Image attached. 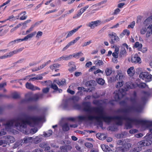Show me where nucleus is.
I'll return each instance as SVG.
<instances>
[{
	"label": "nucleus",
	"mask_w": 152,
	"mask_h": 152,
	"mask_svg": "<svg viewBox=\"0 0 152 152\" xmlns=\"http://www.w3.org/2000/svg\"><path fill=\"white\" fill-rule=\"evenodd\" d=\"M94 63L97 66H100L103 64V62L101 60H96L95 61Z\"/></svg>",
	"instance_id": "35"
},
{
	"label": "nucleus",
	"mask_w": 152,
	"mask_h": 152,
	"mask_svg": "<svg viewBox=\"0 0 152 152\" xmlns=\"http://www.w3.org/2000/svg\"><path fill=\"white\" fill-rule=\"evenodd\" d=\"M52 133V131L51 130H48L47 133L44 132V135L45 137H48L51 135Z\"/></svg>",
	"instance_id": "40"
},
{
	"label": "nucleus",
	"mask_w": 152,
	"mask_h": 152,
	"mask_svg": "<svg viewBox=\"0 0 152 152\" xmlns=\"http://www.w3.org/2000/svg\"><path fill=\"white\" fill-rule=\"evenodd\" d=\"M101 147L103 151L105 152H113V151L107 145L104 144L101 145Z\"/></svg>",
	"instance_id": "16"
},
{
	"label": "nucleus",
	"mask_w": 152,
	"mask_h": 152,
	"mask_svg": "<svg viewBox=\"0 0 152 152\" xmlns=\"http://www.w3.org/2000/svg\"><path fill=\"white\" fill-rule=\"evenodd\" d=\"M97 83L101 85H103L104 83V80L101 78H99L96 80Z\"/></svg>",
	"instance_id": "41"
},
{
	"label": "nucleus",
	"mask_w": 152,
	"mask_h": 152,
	"mask_svg": "<svg viewBox=\"0 0 152 152\" xmlns=\"http://www.w3.org/2000/svg\"><path fill=\"white\" fill-rule=\"evenodd\" d=\"M82 26L81 25L78 26L77 28H74L72 30L67 32V34L66 37V38H68L71 36L73 34L75 33L78 29Z\"/></svg>",
	"instance_id": "15"
},
{
	"label": "nucleus",
	"mask_w": 152,
	"mask_h": 152,
	"mask_svg": "<svg viewBox=\"0 0 152 152\" xmlns=\"http://www.w3.org/2000/svg\"><path fill=\"white\" fill-rule=\"evenodd\" d=\"M126 52L125 48H122L119 52V56L120 57H122L126 56Z\"/></svg>",
	"instance_id": "20"
},
{
	"label": "nucleus",
	"mask_w": 152,
	"mask_h": 152,
	"mask_svg": "<svg viewBox=\"0 0 152 152\" xmlns=\"http://www.w3.org/2000/svg\"><path fill=\"white\" fill-rule=\"evenodd\" d=\"M56 80H55L53 82V83L52 84L51 88L55 90H58L59 93H61L62 91V90L61 89H59L57 86L55 84L56 83Z\"/></svg>",
	"instance_id": "21"
},
{
	"label": "nucleus",
	"mask_w": 152,
	"mask_h": 152,
	"mask_svg": "<svg viewBox=\"0 0 152 152\" xmlns=\"http://www.w3.org/2000/svg\"><path fill=\"white\" fill-rule=\"evenodd\" d=\"M34 28V26H32L31 25V26L26 31V34H28L32 31L33 30Z\"/></svg>",
	"instance_id": "51"
},
{
	"label": "nucleus",
	"mask_w": 152,
	"mask_h": 152,
	"mask_svg": "<svg viewBox=\"0 0 152 152\" xmlns=\"http://www.w3.org/2000/svg\"><path fill=\"white\" fill-rule=\"evenodd\" d=\"M72 58L71 55L64 56L59 57L56 60V61H60L62 60H68Z\"/></svg>",
	"instance_id": "17"
},
{
	"label": "nucleus",
	"mask_w": 152,
	"mask_h": 152,
	"mask_svg": "<svg viewBox=\"0 0 152 152\" xmlns=\"http://www.w3.org/2000/svg\"><path fill=\"white\" fill-rule=\"evenodd\" d=\"M89 7L88 5H87L80 9L77 13L73 16V18H79L82 14L84 12L86 9Z\"/></svg>",
	"instance_id": "12"
},
{
	"label": "nucleus",
	"mask_w": 152,
	"mask_h": 152,
	"mask_svg": "<svg viewBox=\"0 0 152 152\" xmlns=\"http://www.w3.org/2000/svg\"><path fill=\"white\" fill-rule=\"evenodd\" d=\"M117 74L114 79L115 81L116 80H122L125 77V75L124 73L120 70H118L117 72Z\"/></svg>",
	"instance_id": "9"
},
{
	"label": "nucleus",
	"mask_w": 152,
	"mask_h": 152,
	"mask_svg": "<svg viewBox=\"0 0 152 152\" xmlns=\"http://www.w3.org/2000/svg\"><path fill=\"white\" fill-rule=\"evenodd\" d=\"M23 49H24L23 48H20L19 49H18L14 50L13 51H11V53L12 54V55L13 54H16L19 52L21 51H22L23 50Z\"/></svg>",
	"instance_id": "37"
},
{
	"label": "nucleus",
	"mask_w": 152,
	"mask_h": 152,
	"mask_svg": "<svg viewBox=\"0 0 152 152\" xmlns=\"http://www.w3.org/2000/svg\"><path fill=\"white\" fill-rule=\"evenodd\" d=\"M141 150L139 147L138 146H137V147H135L132 148L131 150V152H138L140 151Z\"/></svg>",
	"instance_id": "45"
},
{
	"label": "nucleus",
	"mask_w": 152,
	"mask_h": 152,
	"mask_svg": "<svg viewBox=\"0 0 152 152\" xmlns=\"http://www.w3.org/2000/svg\"><path fill=\"white\" fill-rule=\"evenodd\" d=\"M26 86L27 88L31 89V90H33L34 87V86L33 85L28 83H27L26 84Z\"/></svg>",
	"instance_id": "43"
},
{
	"label": "nucleus",
	"mask_w": 152,
	"mask_h": 152,
	"mask_svg": "<svg viewBox=\"0 0 152 152\" xmlns=\"http://www.w3.org/2000/svg\"><path fill=\"white\" fill-rule=\"evenodd\" d=\"M131 61L132 62L140 64L141 62V59L137 55H135L131 58Z\"/></svg>",
	"instance_id": "13"
},
{
	"label": "nucleus",
	"mask_w": 152,
	"mask_h": 152,
	"mask_svg": "<svg viewBox=\"0 0 152 152\" xmlns=\"http://www.w3.org/2000/svg\"><path fill=\"white\" fill-rule=\"evenodd\" d=\"M56 83L59 86H62L65 84V80L64 79L62 80L61 81L56 80Z\"/></svg>",
	"instance_id": "32"
},
{
	"label": "nucleus",
	"mask_w": 152,
	"mask_h": 152,
	"mask_svg": "<svg viewBox=\"0 0 152 152\" xmlns=\"http://www.w3.org/2000/svg\"><path fill=\"white\" fill-rule=\"evenodd\" d=\"M43 95L42 94H36L34 96V99L37 100L41 98L42 97Z\"/></svg>",
	"instance_id": "42"
},
{
	"label": "nucleus",
	"mask_w": 152,
	"mask_h": 152,
	"mask_svg": "<svg viewBox=\"0 0 152 152\" xmlns=\"http://www.w3.org/2000/svg\"><path fill=\"white\" fill-rule=\"evenodd\" d=\"M85 110L88 111L89 113L86 115L79 116L78 118L80 120H94L98 122H101L102 120L107 122L111 121V118L106 116L102 108L94 107L90 109L88 107Z\"/></svg>",
	"instance_id": "1"
},
{
	"label": "nucleus",
	"mask_w": 152,
	"mask_h": 152,
	"mask_svg": "<svg viewBox=\"0 0 152 152\" xmlns=\"http://www.w3.org/2000/svg\"><path fill=\"white\" fill-rule=\"evenodd\" d=\"M123 120H125L126 121V126L128 128L132 127V125L135 123V120L132 119L128 117L122 118L117 117L115 118L116 124L118 125H121L122 124Z\"/></svg>",
	"instance_id": "4"
},
{
	"label": "nucleus",
	"mask_w": 152,
	"mask_h": 152,
	"mask_svg": "<svg viewBox=\"0 0 152 152\" xmlns=\"http://www.w3.org/2000/svg\"><path fill=\"white\" fill-rule=\"evenodd\" d=\"M36 33V31L31 32L29 34H28L23 38L24 41H27L28 40H30L35 35Z\"/></svg>",
	"instance_id": "14"
},
{
	"label": "nucleus",
	"mask_w": 152,
	"mask_h": 152,
	"mask_svg": "<svg viewBox=\"0 0 152 152\" xmlns=\"http://www.w3.org/2000/svg\"><path fill=\"white\" fill-rule=\"evenodd\" d=\"M41 121V119L37 117L31 118L26 120H24L22 119H19L13 122L12 121L8 122L7 123L6 126V129H9L12 126H13L14 124L17 127H19V129L20 130L22 128H25L26 127V124H28L31 126H33L36 124L39 121Z\"/></svg>",
	"instance_id": "2"
},
{
	"label": "nucleus",
	"mask_w": 152,
	"mask_h": 152,
	"mask_svg": "<svg viewBox=\"0 0 152 152\" xmlns=\"http://www.w3.org/2000/svg\"><path fill=\"white\" fill-rule=\"evenodd\" d=\"M42 76L39 75L37 76L36 77L30 78L29 80V81H33L36 80H41L42 79Z\"/></svg>",
	"instance_id": "28"
},
{
	"label": "nucleus",
	"mask_w": 152,
	"mask_h": 152,
	"mask_svg": "<svg viewBox=\"0 0 152 152\" xmlns=\"http://www.w3.org/2000/svg\"><path fill=\"white\" fill-rule=\"evenodd\" d=\"M83 55V54L81 52H80L78 53H75L71 55L72 56V57H74L76 58H78L79 56H82Z\"/></svg>",
	"instance_id": "29"
},
{
	"label": "nucleus",
	"mask_w": 152,
	"mask_h": 152,
	"mask_svg": "<svg viewBox=\"0 0 152 152\" xmlns=\"http://www.w3.org/2000/svg\"><path fill=\"white\" fill-rule=\"evenodd\" d=\"M85 145L88 148H91L93 147V145L89 142H86L85 143Z\"/></svg>",
	"instance_id": "58"
},
{
	"label": "nucleus",
	"mask_w": 152,
	"mask_h": 152,
	"mask_svg": "<svg viewBox=\"0 0 152 152\" xmlns=\"http://www.w3.org/2000/svg\"><path fill=\"white\" fill-rule=\"evenodd\" d=\"M12 56L11 52H9L6 54L0 56V59H3L7 58L10 57Z\"/></svg>",
	"instance_id": "26"
},
{
	"label": "nucleus",
	"mask_w": 152,
	"mask_h": 152,
	"mask_svg": "<svg viewBox=\"0 0 152 152\" xmlns=\"http://www.w3.org/2000/svg\"><path fill=\"white\" fill-rule=\"evenodd\" d=\"M23 41H24L23 40V38L22 39H18L10 42L9 43V45H12L16 43H18Z\"/></svg>",
	"instance_id": "27"
},
{
	"label": "nucleus",
	"mask_w": 152,
	"mask_h": 152,
	"mask_svg": "<svg viewBox=\"0 0 152 152\" xmlns=\"http://www.w3.org/2000/svg\"><path fill=\"white\" fill-rule=\"evenodd\" d=\"M33 137H28L24 138L23 139L24 143H27L30 142H33V140L32 139Z\"/></svg>",
	"instance_id": "31"
},
{
	"label": "nucleus",
	"mask_w": 152,
	"mask_h": 152,
	"mask_svg": "<svg viewBox=\"0 0 152 152\" xmlns=\"http://www.w3.org/2000/svg\"><path fill=\"white\" fill-rule=\"evenodd\" d=\"M81 72H76L75 73V75L77 77H78L82 75Z\"/></svg>",
	"instance_id": "62"
},
{
	"label": "nucleus",
	"mask_w": 152,
	"mask_h": 152,
	"mask_svg": "<svg viewBox=\"0 0 152 152\" xmlns=\"http://www.w3.org/2000/svg\"><path fill=\"white\" fill-rule=\"evenodd\" d=\"M123 81L122 80L121 82H118L115 86V87L117 88H120L123 86Z\"/></svg>",
	"instance_id": "46"
},
{
	"label": "nucleus",
	"mask_w": 152,
	"mask_h": 152,
	"mask_svg": "<svg viewBox=\"0 0 152 152\" xmlns=\"http://www.w3.org/2000/svg\"><path fill=\"white\" fill-rule=\"evenodd\" d=\"M101 24V21L99 20L92 21L88 23V26L90 27L91 29H93L95 27L100 25Z\"/></svg>",
	"instance_id": "11"
},
{
	"label": "nucleus",
	"mask_w": 152,
	"mask_h": 152,
	"mask_svg": "<svg viewBox=\"0 0 152 152\" xmlns=\"http://www.w3.org/2000/svg\"><path fill=\"white\" fill-rule=\"evenodd\" d=\"M60 152H67V150L64 146L61 147L60 151Z\"/></svg>",
	"instance_id": "57"
},
{
	"label": "nucleus",
	"mask_w": 152,
	"mask_h": 152,
	"mask_svg": "<svg viewBox=\"0 0 152 152\" xmlns=\"http://www.w3.org/2000/svg\"><path fill=\"white\" fill-rule=\"evenodd\" d=\"M135 25V22L134 21H132L130 25H128V28H133L134 26Z\"/></svg>",
	"instance_id": "55"
},
{
	"label": "nucleus",
	"mask_w": 152,
	"mask_h": 152,
	"mask_svg": "<svg viewBox=\"0 0 152 152\" xmlns=\"http://www.w3.org/2000/svg\"><path fill=\"white\" fill-rule=\"evenodd\" d=\"M37 131V128H34L32 129L30 131V133L32 134H34Z\"/></svg>",
	"instance_id": "61"
},
{
	"label": "nucleus",
	"mask_w": 152,
	"mask_h": 152,
	"mask_svg": "<svg viewBox=\"0 0 152 152\" xmlns=\"http://www.w3.org/2000/svg\"><path fill=\"white\" fill-rule=\"evenodd\" d=\"M49 90V88H43L42 89V92L44 93H47L48 92Z\"/></svg>",
	"instance_id": "60"
},
{
	"label": "nucleus",
	"mask_w": 152,
	"mask_h": 152,
	"mask_svg": "<svg viewBox=\"0 0 152 152\" xmlns=\"http://www.w3.org/2000/svg\"><path fill=\"white\" fill-rule=\"evenodd\" d=\"M151 20L150 17L147 18L144 22V24L145 26H147L151 23Z\"/></svg>",
	"instance_id": "44"
},
{
	"label": "nucleus",
	"mask_w": 152,
	"mask_h": 152,
	"mask_svg": "<svg viewBox=\"0 0 152 152\" xmlns=\"http://www.w3.org/2000/svg\"><path fill=\"white\" fill-rule=\"evenodd\" d=\"M31 21V20L29 19L25 21L23 23H21V26H22V29H24L27 28V24L30 23Z\"/></svg>",
	"instance_id": "24"
},
{
	"label": "nucleus",
	"mask_w": 152,
	"mask_h": 152,
	"mask_svg": "<svg viewBox=\"0 0 152 152\" xmlns=\"http://www.w3.org/2000/svg\"><path fill=\"white\" fill-rule=\"evenodd\" d=\"M152 34V32L151 31H150L148 30L147 31L145 36L146 37H149L150 36L151 34Z\"/></svg>",
	"instance_id": "54"
},
{
	"label": "nucleus",
	"mask_w": 152,
	"mask_h": 152,
	"mask_svg": "<svg viewBox=\"0 0 152 152\" xmlns=\"http://www.w3.org/2000/svg\"><path fill=\"white\" fill-rule=\"evenodd\" d=\"M60 65L58 64H53L52 65H51L50 66V69L52 70H53L54 69H56L57 68H58L60 66Z\"/></svg>",
	"instance_id": "33"
},
{
	"label": "nucleus",
	"mask_w": 152,
	"mask_h": 152,
	"mask_svg": "<svg viewBox=\"0 0 152 152\" xmlns=\"http://www.w3.org/2000/svg\"><path fill=\"white\" fill-rule=\"evenodd\" d=\"M127 72L129 76H133L135 73L134 67H131L129 68L127 71Z\"/></svg>",
	"instance_id": "19"
},
{
	"label": "nucleus",
	"mask_w": 152,
	"mask_h": 152,
	"mask_svg": "<svg viewBox=\"0 0 152 152\" xmlns=\"http://www.w3.org/2000/svg\"><path fill=\"white\" fill-rule=\"evenodd\" d=\"M33 141L34 142V143H37L40 141V139L38 137H36L35 138H33L32 139Z\"/></svg>",
	"instance_id": "48"
},
{
	"label": "nucleus",
	"mask_w": 152,
	"mask_h": 152,
	"mask_svg": "<svg viewBox=\"0 0 152 152\" xmlns=\"http://www.w3.org/2000/svg\"><path fill=\"white\" fill-rule=\"evenodd\" d=\"M146 140H145L144 141L145 142V144H146V146H149L151 145L152 143V142L151 140L147 138H146Z\"/></svg>",
	"instance_id": "38"
},
{
	"label": "nucleus",
	"mask_w": 152,
	"mask_h": 152,
	"mask_svg": "<svg viewBox=\"0 0 152 152\" xmlns=\"http://www.w3.org/2000/svg\"><path fill=\"white\" fill-rule=\"evenodd\" d=\"M135 87V85L132 83L129 82L126 83L125 86V89L122 88L118 91H116L113 94L115 100L117 101L122 98L125 95L126 91L129 89L133 88Z\"/></svg>",
	"instance_id": "3"
},
{
	"label": "nucleus",
	"mask_w": 152,
	"mask_h": 152,
	"mask_svg": "<svg viewBox=\"0 0 152 152\" xmlns=\"http://www.w3.org/2000/svg\"><path fill=\"white\" fill-rule=\"evenodd\" d=\"M108 36L110 38H114V39H112L110 41V42L111 44H114L115 41L117 42L119 40V37L117 36L116 33L112 32L108 34Z\"/></svg>",
	"instance_id": "7"
},
{
	"label": "nucleus",
	"mask_w": 152,
	"mask_h": 152,
	"mask_svg": "<svg viewBox=\"0 0 152 152\" xmlns=\"http://www.w3.org/2000/svg\"><path fill=\"white\" fill-rule=\"evenodd\" d=\"M141 127L142 130L152 126V121L148 120H143L141 121Z\"/></svg>",
	"instance_id": "8"
},
{
	"label": "nucleus",
	"mask_w": 152,
	"mask_h": 152,
	"mask_svg": "<svg viewBox=\"0 0 152 152\" xmlns=\"http://www.w3.org/2000/svg\"><path fill=\"white\" fill-rule=\"evenodd\" d=\"M113 47L115 48L114 52L118 54L119 46L115 45V46H113Z\"/></svg>",
	"instance_id": "53"
},
{
	"label": "nucleus",
	"mask_w": 152,
	"mask_h": 152,
	"mask_svg": "<svg viewBox=\"0 0 152 152\" xmlns=\"http://www.w3.org/2000/svg\"><path fill=\"white\" fill-rule=\"evenodd\" d=\"M147 29L146 27H142L140 30V33L142 34H145Z\"/></svg>",
	"instance_id": "52"
},
{
	"label": "nucleus",
	"mask_w": 152,
	"mask_h": 152,
	"mask_svg": "<svg viewBox=\"0 0 152 152\" xmlns=\"http://www.w3.org/2000/svg\"><path fill=\"white\" fill-rule=\"evenodd\" d=\"M146 86V84L144 83H140L139 86L140 87L142 88H145Z\"/></svg>",
	"instance_id": "59"
},
{
	"label": "nucleus",
	"mask_w": 152,
	"mask_h": 152,
	"mask_svg": "<svg viewBox=\"0 0 152 152\" xmlns=\"http://www.w3.org/2000/svg\"><path fill=\"white\" fill-rule=\"evenodd\" d=\"M106 75L107 76L110 75L112 73V69L111 68H107L105 70Z\"/></svg>",
	"instance_id": "39"
},
{
	"label": "nucleus",
	"mask_w": 152,
	"mask_h": 152,
	"mask_svg": "<svg viewBox=\"0 0 152 152\" xmlns=\"http://www.w3.org/2000/svg\"><path fill=\"white\" fill-rule=\"evenodd\" d=\"M96 136L100 140H102V139H104L105 138L104 135L103 134H96Z\"/></svg>",
	"instance_id": "50"
},
{
	"label": "nucleus",
	"mask_w": 152,
	"mask_h": 152,
	"mask_svg": "<svg viewBox=\"0 0 152 152\" xmlns=\"http://www.w3.org/2000/svg\"><path fill=\"white\" fill-rule=\"evenodd\" d=\"M137 146H138L141 150H142V147L146 146L145 142L144 141V140L138 142L137 143Z\"/></svg>",
	"instance_id": "22"
},
{
	"label": "nucleus",
	"mask_w": 152,
	"mask_h": 152,
	"mask_svg": "<svg viewBox=\"0 0 152 152\" xmlns=\"http://www.w3.org/2000/svg\"><path fill=\"white\" fill-rule=\"evenodd\" d=\"M142 46V44L138 42H136L134 45V47L137 48L139 50H140L141 49Z\"/></svg>",
	"instance_id": "34"
},
{
	"label": "nucleus",
	"mask_w": 152,
	"mask_h": 152,
	"mask_svg": "<svg viewBox=\"0 0 152 152\" xmlns=\"http://www.w3.org/2000/svg\"><path fill=\"white\" fill-rule=\"evenodd\" d=\"M103 73V71L100 70V69H97L96 70V71H95L94 72V74H96L97 73Z\"/></svg>",
	"instance_id": "63"
},
{
	"label": "nucleus",
	"mask_w": 152,
	"mask_h": 152,
	"mask_svg": "<svg viewBox=\"0 0 152 152\" xmlns=\"http://www.w3.org/2000/svg\"><path fill=\"white\" fill-rule=\"evenodd\" d=\"M127 133L126 132H122L121 134H117L116 137L117 138H123L126 137L127 135Z\"/></svg>",
	"instance_id": "30"
},
{
	"label": "nucleus",
	"mask_w": 152,
	"mask_h": 152,
	"mask_svg": "<svg viewBox=\"0 0 152 152\" xmlns=\"http://www.w3.org/2000/svg\"><path fill=\"white\" fill-rule=\"evenodd\" d=\"M80 37H77L74 40L68 43L66 45L64 48L63 49V51H65L70 46L73 45L75 43L80 39Z\"/></svg>",
	"instance_id": "10"
},
{
	"label": "nucleus",
	"mask_w": 152,
	"mask_h": 152,
	"mask_svg": "<svg viewBox=\"0 0 152 152\" xmlns=\"http://www.w3.org/2000/svg\"><path fill=\"white\" fill-rule=\"evenodd\" d=\"M42 34V32L41 31H39L37 33L36 37L37 39H39L41 37Z\"/></svg>",
	"instance_id": "47"
},
{
	"label": "nucleus",
	"mask_w": 152,
	"mask_h": 152,
	"mask_svg": "<svg viewBox=\"0 0 152 152\" xmlns=\"http://www.w3.org/2000/svg\"><path fill=\"white\" fill-rule=\"evenodd\" d=\"M68 66L69 67L68 70L70 72H72L76 69V66L73 62H71L69 63Z\"/></svg>",
	"instance_id": "18"
},
{
	"label": "nucleus",
	"mask_w": 152,
	"mask_h": 152,
	"mask_svg": "<svg viewBox=\"0 0 152 152\" xmlns=\"http://www.w3.org/2000/svg\"><path fill=\"white\" fill-rule=\"evenodd\" d=\"M91 40H89L86 42H84L82 45V46L83 47L86 46L88 45H89L90 44H91Z\"/></svg>",
	"instance_id": "56"
},
{
	"label": "nucleus",
	"mask_w": 152,
	"mask_h": 152,
	"mask_svg": "<svg viewBox=\"0 0 152 152\" xmlns=\"http://www.w3.org/2000/svg\"><path fill=\"white\" fill-rule=\"evenodd\" d=\"M7 143V141L5 140H0V145H2L3 147L5 146Z\"/></svg>",
	"instance_id": "49"
},
{
	"label": "nucleus",
	"mask_w": 152,
	"mask_h": 152,
	"mask_svg": "<svg viewBox=\"0 0 152 152\" xmlns=\"http://www.w3.org/2000/svg\"><path fill=\"white\" fill-rule=\"evenodd\" d=\"M43 150L41 148H38L34 150L33 152H42Z\"/></svg>",
	"instance_id": "64"
},
{
	"label": "nucleus",
	"mask_w": 152,
	"mask_h": 152,
	"mask_svg": "<svg viewBox=\"0 0 152 152\" xmlns=\"http://www.w3.org/2000/svg\"><path fill=\"white\" fill-rule=\"evenodd\" d=\"M40 147L43 148H45L46 150H48L50 149V147L48 146L47 143L43 142L41 143L40 145Z\"/></svg>",
	"instance_id": "23"
},
{
	"label": "nucleus",
	"mask_w": 152,
	"mask_h": 152,
	"mask_svg": "<svg viewBox=\"0 0 152 152\" xmlns=\"http://www.w3.org/2000/svg\"><path fill=\"white\" fill-rule=\"evenodd\" d=\"M63 130L65 131H67L69 130V127L66 123H64L62 126Z\"/></svg>",
	"instance_id": "36"
},
{
	"label": "nucleus",
	"mask_w": 152,
	"mask_h": 152,
	"mask_svg": "<svg viewBox=\"0 0 152 152\" xmlns=\"http://www.w3.org/2000/svg\"><path fill=\"white\" fill-rule=\"evenodd\" d=\"M131 140L127 139L124 140V143L122 145V147L118 148L119 150L123 152H126L128 151L131 147L132 144L129 143Z\"/></svg>",
	"instance_id": "5"
},
{
	"label": "nucleus",
	"mask_w": 152,
	"mask_h": 152,
	"mask_svg": "<svg viewBox=\"0 0 152 152\" xmlns=\"http://www.w3.org/2000/svg\"><path fill=\"white\" fill-rule=\"evenodd\" d=\"M26 14V11H24L22 12H21L18 15V17H20V15H21L22 14H23V15H22L20 17V19L21 20H24L26 19L27 17V16L25 15Z\"/></svg>",
	"instance_id": "25"
},
{
	"label": "nucleus",
	"mask_w": 152,
	"mask_h": 152,
	"mask_svg": "<svg viewBox=\"0 0 152 152\" xmlns=\"http://www.w3.org/2000/svg\"><path fill=\"white\" fill-rule=\"evenodd\" d=\"M139 77L141 79L145 80L146 81L149 82L152 80V75H149L147 72H144L140 73Z\"/></svg>",
	"instance_id": "6"
}]
</instances>
